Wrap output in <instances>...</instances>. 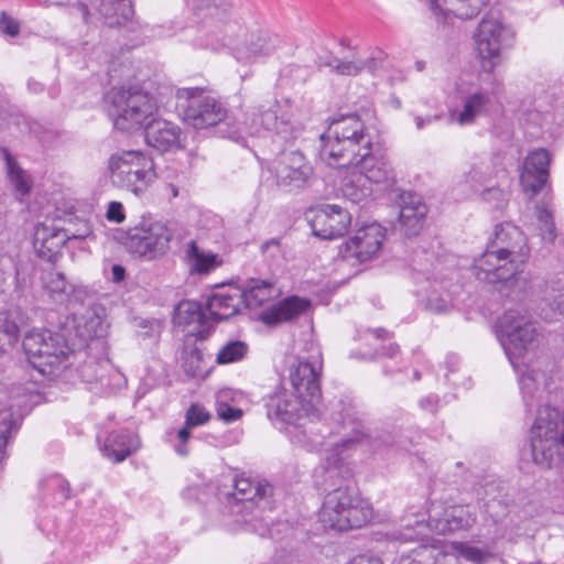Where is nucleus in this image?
<instances>
[{
  "instance_id": "obj_2",
  "label": "nucleus",
  "mask_w": 564,
  "mask_h": 564,
  "mask_svg": "<svg viewBox=\"0 0 564 564\" xmlns=\"http://www.w3.org/2000/svg\"><path fill=\"white\" fill-rule=\"evenodd\" d=\"M319 155L334 167H354L370 185L386 182L391 166L383 155L372 152V140L357 115H345L330 121L321 135Z\"/></svg>"
},
{
  "instance_id": "obj_26",
  "label": "nucleus",
  "mask_w": 564,
  "mask_h": 564,
  "mask_svg": "<svg viewBox=\"0 0 564 564\" xmlns=\"http://www.w3.org/2000/svg\"><path fill=\"white\" fill-rule=\"evenodd\" d=\"M241 289L229 286L215 292L207 301V311L217 321H225L236 315L240 306Z\"/></svg>"
},
{
  "instance_id": "obj_62",
  "label": "nucleus",
  "mask_w": 564,
  "mask_h": 564,
  "mask_svg": "<svg viewBox=\"0 0 564 564\" xmlns=\"http://www.w3.org/2000/svg\"><path fill=\"white\" fill-rule=\"evenodd\" d=\"M166 188L169 189L172 197L178 196V188L174 184H169Z\"/></svg>"
},
{
  "instance_id": "obj_15",
  "label": "nucleus",
  "mask_w": 564,
  "mask_h": 564,
  "mask_svg": "<svg viewBox=\"0 0 564 564\" xmlns=\"http://www.w3.org/2000/svg\"><path fill=\"white\" fill-rule=\"evenodd\" d=\"M322 358L317 352L312 360L297 358L290 367V382L292 390L300 398L306 400V404H318L322 398L319 378L322 373Z\"/></svg>"
},
{
  "instance_id": "obj_1",
  "label": "nucleus",
  "mask_w": 564,
  "mask_h": 564,
  "mask_svg": "<svg viewBox=\"0 0 564 564\" xmlns=\"http://www.w3.org/2000/svg\"><path fill=\"white\" fill-rule=\"evenodd\" d=\"M178 106L183 110L184 121L195 129H206L224 122L226 128L220 133L245 143L246 137L275 134L284 141L296 138L302 127L288 110H283L279 101L269 108L260 107L243 116L242 122H237L227 115L224 102L199 87L180 88L176 91Z\"/></svg>"
},
{
  "instance_id": "obj_40",
  "label": "nucleus",
  "mask_w": 564,
  "mask_h": 564,
  "mask_svg": "<svg viewBox=\"0 0 564 564\" xmlns=\"http://www.w3.org/2000/svg\"><path fill=\"white\" fill-rule=\"evenodd\" d=\"M248 352V345L241 340H231L224 345L218 354L216 361L219 365H227L240 361Z\"/></svg>"
},
{
  "instance_id": "obj_17",
  "label": "nucleus",
  "mask_w": 564,
  "mask_h": 564,
  "mask_svg": "<svg viewBox=\"0 0 564 564\" xmlns=\"http://www.w3.org/2000/svg\"><path fill=\"white\" fill-rule=\"evenodd\" d=\"M494 101V93L488 89L477 87L462 90L460 107L449 111V119L460 127L473 126L490 113Z\"/></svg>"
},
{
  "instance_id": "obj_31",
  "label": "nucleus",
  "mask_w": 564,
  "mask_h": 564,
  "mask_svg": "<svg viewBox=\"0 0 564 564\" xmlns=\"http://www.w3.org/2000/svg\"><path fill=\"white\" fill-rule=\"evenodd\" d=\"M98 11L109 26H121L133 15L131 0H100Z\"/></svg>"
},
{
  "instance_id": "obj_46",
  "label": "nucleus",
  "mask_w": 564,
  "mask_h": 564,
  "mask_svg": "<svg viewBox=\"0 0 564 564\" xmlns=\"http://www.w3.org/2000/svg\"><path fill=\"white\" fill-rule=\"evenodd\" d=\"M217 416L225 423H232L242 416V411L238 408L230 406L225 402L217 401L216 403Z\"/></svg>"
},
{
  "instance_id": "obj_12",
  "label": "nucleus",
  "mask_w": 564,
  "mask_h": 564,
  "mask_svg": "<svg viewBox=\"0 0 564 564\" xmlns=\"http://www.w3.org/2000/svg\"><path fill=\"white\" fill-rule=\"evenodd\" d=\"M386 236V229L377 223L362 225L339 246L338 257L350 267L372 262L379 258Z\"/></svg>"
},
{
  "instance_id": "obj_16",
  "label": "nucleus",
  "mask_w": 564,
  "mask_h": 564,
  "mask_svg": "<svg viewBox=\"0 0 564 564\" xmlns=\"http://www.w3.org/2000/svg\"><path fill=\"white\" fill-rule=\"evenodd\" d=\"M313 234L322 239L344 236L351 224V215L339 205H322L307 214Z\"/></svg>"
},
{
  "instance_id": "obj_10",
  "label": "nucleus",
  "mask_w": 564,
  "mask_h": 564,
  "mask_svg": "<svg viewBox=\"0 0 564 564\" xmlns=\"http://www.w3.org/2000/svg\"><path fill=\"white\" fill-rule=\"evenodd\" d=\"M173 236V229L167 223L143 217L126 231L122 245L132 257L155 261L167 254Z\"/></svg>"
},
{
  "instance_id": "obj_35",
  "label": "nucleus",
  "mask_w": 564,
  "mask_h": 564,
  "mask_svg": "<svg viewBox=\"0 0 564 564\" xmlns=\"http://www.w3.org/2000/svg\"><path fill=\"white\" fill-rule=\"evenodd\" d=\"M205 315L202 306L195 301H182L175 308L173 322L176 326L200 325Z\"/></svg>"
},
{
  "instance_id": "obj_27",
  "label": "nucleus",
  "mask_w": 564,
  "mask_h": 564,
  "mask_svg": "<svg viewBox=\"0 0 564 564\" xmlns=\"http://www.w3.org/2000/svg\"><path fill=\"white\" fill-rule=\"evenodd\" d=\"M386 61V54L382 51H377L370 57L361 59L351 55L350 59L333 57L327 63L332 70L344 76H357L364 70L375 72L380 68Z\"/></svg>"
},
{
  "instance_id": "obj_44",
  "label": "nucleus",
  "mask_w": 564,
  "mask_h": 564,
  "mask_svg": "<svg viewBox=\"0 0 564 564\" xmlns=\"http://www.w3.org/2000/svg\"><path fill=\"white\" fill-rule=\"evenodd\" d=\"M482 198L494 208L502 210L508 204L509 193L498 187H491L484 191Z\"/></svg>"
},
{
  "instance_id": "obj_63",
  "label": "nucleus",
  "mask_w": 564,
  "mask_h": 564,
  "mask_svg": "<svg viewBox=\"0 0 564 564\" xmlns=\"http://www.w3.org/2000/svg\"><path fill=\"white\" fill-rule=\"evenodd\" d=\"M383 334H387V332L382 328H378L376 330H373V335L377 337V338H382L383 337Z\"/></svg>"
},
{
  "instance_id": "obj_54",
  "label": "nucleus",
  "mask_w": 564,
  "mask_h": 564,
  "mask_svg": "<svg viewBox=\"0 0 564 564\" xmlns=\"http://www.w3.org/2000/svg\"><path fill=\"white\" fill-rule=\"evenodd\" d=\"M550 306L554 311V313L564 315V293H560L558 295H556L550 303Z\"/></svg>"
},
{
  "instance_id": "obj_18",
  "label": "nucleus",
  "mask_w": 564,
  "mask_h": 564,
  "mask_svg": "<svg viewBox=\"0 0 564 564\" xmlns=\"http://www.w3.org/2000/svg\"><path fill=\"white\" fill-rule=\"evenodd\" d=\"M272 494L273 487L268 481H253L239 476L234 480V491L230 496L237 503H242L239 512L252 511L254 508L263 512L272 509Z\"/></svg>"
},
{
  "instance_id": "obj_11",
  "label": "nucleus",
  "mask_w": 564,
  "mask_h": 564,
  "mask_svg": "<svg viewBox=\"0 0 564 564\" xmlns=\"http://www.w3.org/2000/svg\"><path fill=\"white\" fill-rule=\"evenodd\" d=\"M220 32V39L208 40L205 45L215 51L228 46L240 62L253 63L274 48V40L268 32L261 29L249 31L235 20L226 21Z\"/></svg>"
},
{
  "instance_id": "obj_60",
  "label": "nucleus",
  "mask_w": 564,
  "mask_h": 564,
  "mask_svg": "<svg viewBox=\"0 0 564 564\" xmlns=\"http://www.w3.org/2000/svg\"><path fill=\"white\" fill-rule=\"evenodd\" d=\"M251 525L254 529V531H257L262 536L270 533V529L268 528L267 524H263V525L261 524V525L257 527L256 523H252Z\"/></svg>"
},
{
  "instance_id": "obj_28",
  "label": "nucleus",
  "mask_w": 564,
  "mask_h": 564,
  "mask_svg": "<svg viewBox=\"0 0 564 564\" xmlns=\"http://www.w3.org/2000/svg\"><path fill=\"white\" fill-rule=\"evenodd\" d=\"M279 294L275 284L268 280L251 279L241 289V301L249 308L258 307Z\"/></svg>"
},
{
  "instance_id": "obj_51",
  "label": "nucleus",
  "mask_w": 564,
  "mask_h": 564,
  "mask_svg": "<svg viewBox=\"0 0 564 564\" xmlns=\"http://www.w3.org/2000/svg\"><path fill=\"white\" fill-rule=\"evenodd\" d=\"M339 458H334L332 463L324 468L325 471V482H329L330 486L336 485V479L339 477L343 478V466L339 465Z\"/></svg>"
},
{
  "instance_id": "obj_4",
  "label": "nucleus",
  "mask_w": 564,
  "mask_h": 564,
  "mask_svg": "<svg viewBox=\"0 0 564 564\" xmlns=\"http://www.w3.org/2000/svg\"><path fill=\"white\" fill-rule=\"evenodd\" d=\"M530 257V248L524 232L511 223L495 227L487 249L475 259L471 270L482 282H506L522 272Z\"/></svg>"
},
{
  "instance_id": "obj_21",
  "label": "nucleus",
  "mask_w": 564,
  "mask_h": 564,
  "mask_svg": "<svg viewBox=\"0 0 564 564\" xmlns=\"http://www.w3.org/2000/svg\"><path fill=\"white\" fill-rule=\"evenodd\" d=\"M427 213L426 205L421 197L414 194L401 196L399 213V229L404 236H414L420 232Z\"/></svg>"
},
{
  "instance_id": "obj_22",
  "label": "nucleus",
  "mask_w": 564,
  "mask_h": 564,
  "mask_svg": "<svg viewBox=\"0 0 564 564\" xmlns=\"http://www.w3.org/2000/svg\"><path fill=\"white\" fill-rule=\"evenodd\" d=\"M139 436L128 430L109 433L100 445L104 456L113 463H121L140 447Z\"/></svg>"
},
{
  "instance_id": "obj_57",
  "label": "nucleus",
  "mask_w": 564,
  "mask_h": 564,
  "mask_svg": "<svg viewBox=\"0 0 564 564\" xmlns=\"http://www.w3.org/2000/svg\"><path fill=\"white\" fill-rule=\"evenodd\" d=\"M397 540H401V541H412L416 538V534L413 530H406L404 533H402L401 535L399 536H394Z\"/></svg>"
},
{
  "instance_id": "obj_23",
  "label": "nucleus",
  "mask_w": 564,
  "mask_h": 564,
  "mask_svg": "<svg viewBox=\"0 0 564 564\" xmlns=\"http://www.w3.org/2000/svg\"><path fill=\"white\" fill-rule=\"evenodd\" d=\"M181 129L175 123L154 119L145 127V142L149 147L166 152L180 147Z\"/></svg>"
},
{
  "instance_id": "obj_30",
  "label": "nucleus",
  "mask_w": 564,
  "mask_h": 564,
  "mask_svg": "<svg viewBox=\"0 0 564 564\" xmlns=\"http://www.w3.org/2000/svg\"><path fill=\"white\" fill-rule=\"evenodd\" d=\"M349 169L350 171L341 181L340 191L346 199L358 204L371 195L372 186L357 170Z\"/></svg>"
},
{
  "instance_id": "obj_49",
  "label": "nucleus",
  "mask_w": 564,
  "mask_h": 564,
  "mask_svg": "<svg viewBox=\"0 0 564 564\" xmlns=\"http://www.w3.org/2000/svg\"><path fill=\"white\" fill-rule=\"evenodd\" d=\"M0 31L9 36H17L20 33V24L6 12H1Z\"/></svg>"
},
{
  "instance_id": "obj_59",
  "label": "nucleus",
  "mask_w": 564,
  "mask_h": 564,
  "mask_svg": "<svg viewBox=\"0 0 564 564\" xmlns=\"http://www.w3.org/2000/svg\"><path fill=\"white\" fill-rule=\"evenodd\" d=\"M76 9L80 13V15L84 19V21H87L88 14H89L88 7L85 3H83V2H77L76 3Z\"/></svg>"
},
{
  "instance_id": "obj_34",
  "label": "nucleus",
  "mask_w": 564,
  "mask_h": 564,
  "mask_svg": "<svg viewBox=\"0 0 564 564\" xmlns=\"http://www.w3.org/2000/svg\"><path fill=\"white\" fill-rule=\"evenodd\" d=\"M44 289L55 301H64L74 291L73 284L66 281L65 275L56 270H48L42 275Z\"/></svg>"
},
{
  "instance_id": "obj_32",
  "label": "nucleus",
  "mask_w": 564,
  "mask_h": 564,
  "mask_svg": "<svg viewBox=\"0 0 564 564\" xmlns=\"http://www.w3.org/2000/svg\"><path fill=\"white\" fill-rule=\"evenodd\" d=\"M6 161V172L10 184L21 196L30 194L33 181L29 173L23 170L7 148L0 149Z\"/></svg>"
},
{
  "instance_id": "obj_3",
  "label": "nucleus",
  "mask_w": 564,
  "mask_h": 564,
  "mask_svg": "<svg viewBox=\"0 0 564 564\" xmlns=\"http://www.w3.org/2000/svg\"><path fill=\"white\" fill-rule=\"evenodd\" d=\"M497 336L503 350L519 375L525 406L533 408L545 372L533 365L532 357L542 341V334L527 311L509 308L497 321Z\"/></svg>"
},
{
  "instance_id": "obj_52",
  "label": "nucleus",
  "mask_w": 564,
  "mask_h": 564,
  "mask_svg": "<svg viewBox=\"0 0 564 564\" xmlns=\"http://www.w3.org/2000/svg\"><path fill=\"white\" fill-rule=\"evenodd\" d=\"M106 218L109 221L121 224L126 218L122 204L119 202H110L106 213Z\"/></svg>"
},
{
  "instance_id": "obj_39",
  "label": "nucleus",
  "mask_w": 564,
  "mask_h": 564,
  "mask_svg": "<svg viewBox=\"0 0 564 564\" xmlns=\"http://www.w3.org/2000/svg\"><path fill=\"white\" fill-rule=\"evenodd\" d=\"M41 488L46 496L62 502L69 498L70 488L68 482L58 475H53L44 479L41 484Z\"/></svg>"
},
{
  "instance_id": "obj_61",
  "label": "nucleus",
  "mask_w": 564,
  "mask_h": 564,
  "mask_svg": "<svg viewBox=\"0 0 564 564\" xmlns=\"http://www.w3.org/2000/svg\"><path fill=\"white\" fill-rule=\"evenodd\" d=\"M111 376L116 379L117 386H120L122 382H124V377L119 371L111 369Z\"/></svg>"
},
{
  "instance_id": "obj_42",
  "label": "nucleus",
  "mask_w": 564,
  "mask_h": 564,
  "mask_svg": "<svg viewBox=\"0 0 564 564\" xmlns=\"http://www.w3.org/2000/svg\"><path fill=\"white\" fill-rule=\"evenodd\" d=\"M111 368L108 360L87 362L82 368V377L89 383L96 381L100 382L102 387H106L109 386V382L105 379V372Z\"/></svg>"
},
{
  "instance_id": "obj_53",
  "label": "nucleus",
  "mask_w": 564,
  "mask_h": 564,
  "mask_svg": "<svg viewBox=\"0 0 564 564\" xmlns=\"http://www.w3.org/2000/svg\"><path fill=\"white\" fill-rule=\"evenodd\" d=\"M440 399L436 395H427L425 398H422L419 402L421 409L434 412L438 406Z\"/></svg>"
},
{
  "instance_id": "obj_64",
  "label": "nucleus",
  "mask_w": 564,
  "mask_h": 564,
  "mask_svg": "<svg viewBox=\"0 0 564 564\" xmlns=\"http://www.w3.org/2000/svg\"><path fill=\"white\" fill-rule=\"evenodd\" d=\"M431 10H432L433 12H437L438 10H441V8H440V6H438V3H437V1H436V0H432V1H431Z\"/></svg>"
},
{
  "instance_id": "obj_56",
  "label": "nucleus",
  "mask_w": 564,
  "mask_h": 564,
  "mask_svg": "<svg viewBox=\"0 0 564 564\" xmlns=\"http://www.w3.org/2000/svg\"><path fill=\"white\" fill-rule=\"evenodd\" d=\"M111 273H112L113 282L118 283V282H121L124 279L126 270H124L123 267H121L119 264H115L111 268Z\"/></svg>"
},
{
  "instance_id": "obj_19",
  "label": "nucleus",
  "mask_w": 564,
  "mask_h": 564,
  "mask_svg": "<svg viewBox=\"0 0 564 564\" xmlns=\"http://www.w3.org/2000/svg\"><path fill=\"white\" fill-rule=\"evenodd\" d=\"M443 269L444 267L440 261L433 265L432 271L420 269L427 274V279H433L425 302V308L433 313L448 312L454 305L453 294L460 288L457 284H451L452 290L446 288V281L448 279L452 280L456 273L454 270H451L443 274Z\"/></svg>"
},
{
  "instance_id": "obj_6",
  "label": "nucleus",
  "mask_w": 564,
  "mask_h": 564,
  "mask_svg": "<svg viewBox=\"0 0 564 564\" xmlns=\"http://www.w3.org/2000/svg\"><path fill=\"white\" fill-rule=\"evenodd\" d=\"M304 398H300L294 390H288L283 386H278L264 398L267 415L269 420L290 425L295 429L303 427L301 433L308 440L312 446H323L325 443L314 436L318 404H306Z\"/></svg>"
},
{
  "instance_id": "obj_55",
  "label": "nucleus",
  "mask_w": 564,
  "mask_h": 564,
  "mask_svg": "<svg viewBox=\"0 0 564 564\" xmlns=\"http://www.w3.org/2000/svg\"><path fill=\"white\" fill-rule=\"evenodd\" d=\"M441 117L437 116V115H435V116H427L425 118L420 117V116H415L414 117V121H415L416 129L417 130H422L426 124H430L433 121L438 120Z\"/></svg>"
},
{
  "instance_id": "obj_41",
  "label": "nucleus",
  "mask_w": 564,
  "mask_h": 564,
  "mask_svg": "<svg viewBox=\"0 0 564 564\" xmlns=\"http://www.w3.org/2000/svg\"><path fill=\"white\" fill-rule=\"evenodd\" d=\"M535 216L541 239L546 242H553L556 238V228L552 212L545 206L538 205Z\"/></svg>"
},
{
  "instance_id": "obj_8",
  "label": "nucleus",
  "mask_w": 564,
  "mask_h": 564,
  "mask_svg": "<svg viewBox=\"0 0 564 564\" xmlns=\"http://www.w3.org/2000/svg\"><path fill=\"white\" fill-rule=\"evenodd\" d=\"M108 98L113 126L120 131L142 128L159 108L154 96L135 86L113 88Z\"/></svg>"
},
{
  "instance_id": "obj_5",
  "label": "nucleus",
  "mask_w": 564,
  "mask_h": 564,
  "mask_svg": "<svg viewBox=\"0 0 564 564\" xmlns=\"http://www.w3.org/2000/svg\"><path fill=\"white\" fill-rule=\"evenodd\" d=\"M372 516L370 503L356 496L343 481L326 494L319 511L324 528L340 532L366 525Z\"/></svg>"
},
{
  "instance_id": "obj_9",
  "label": "nucleus",
  "mask_w": 564,
  "mask_h": 564,
  "mask_svg": "<svg viewBox=\"0 0 564 564\" xmlns=\"http://www.w3.org/2000/svg\"><path fill=\"white\" fill-rule=\"evenodd\" d=\"M29 362L42 375L55 376L69 365L70 348L63 335L33 329L23 339Z\"/></svg>"
},
{
  "instance_id": "obj_36",
  "label": "nucleus",
  "mask_w": 564,
  "mask_h": 564,
  "mask_svg": "<svg viewBox=\"0 0 564 564\" xmlns=\"http://www.w3.org/2000/svg\"><path fill=\"white\" fill-rule=\"evenodd\" d=\"M186 258L191 264V271L193 272L208 273L217 265L216 254L200 251L195 241L188 243Z\"/></svg>"
},
{
  "instance_id": "obj_14",
  "label": "nucleus",
  "mask_w": 564,
  "mask_h": 564,
  "mask_svg": "<svg viewBox=\"0 0 564 564\" xmlns=\"http://www.w3.org/2000/svg\"><path fill=\"white\" fill-rule=\"evenodd\" d=\"M278 187L286 191L300 189L307 185L314 169L310 161L299 151L283 153L269 167Z\"/></svg>"
},
{
  "instance_id": "obj_43",
  "label": "nucleus",
  "mask_w": 564,
  "mask_h": 564,
  "mask_svg": "<svg viewBox=\"0 0 564 564\" xmlns=\"http://www.w3.org/2000/svg\"><path fill=\"white\" fill-rule=\"evenodd\" d=\"M452 549L467 561L480 564L485 560V552L479 547L469 545L465 542H453Z\"/></svg>"
},
{
  "instance_id": "obj_13",
  "label": "nucleus",
  "mask_w": 564,
  "mask_h": 564,
  "mask_svg": "<svg viewBox=\"0 0 564 564\" xmlns=\"http://www.w3.org/2000/svg\"><path fill=\"white\" fill-rule=\"evenodd\" d=\"M475 48L481 68L491 73L502 62V52L511 45L512 35L498 19L485 17L475 34Z\"/></svg>"
},
{
  "instance_id": "obj_7",
  "label": "nucleus",
  "mask_w": 564,
  "mask_h": 564,
  "mask_svg": "<svg viewBox=\"0 0 564 564\" xmlns=\"http://www.w3.org/2000/svg\"><path fill=\"white\" fill-rule=\"evenodd\" d=\"M107 172L113 186L140 196L158 175L153 159L141 150H118L107 160Z\"/></svg>"
},
{
  "instance_id": "obj_50",
  "label": "nucleus",
  "mask_w": 564,
  "mask_h": 564,
  "mask_svg": "<svg viewBox=\"0 0 564 564\" xmlns=\"http://www.w3.org/2000/svg\"><path fill=\"white\" fill-rule=\"evenodd\" d=\"M261 252L263 257L268 260L276 259L282 252L280 240L276 238H272L264 241L261 245Z\"/></svg>"
},
{
  "instance_id": "obj_47",
  "label": "nucleus",
  "mask_w": 564,
  "mask_h": 564,
  "mask_svg": "<svg viewBox=\"0 0 564 564\" xmlns=\"http://www.w3.org/2000/svg\"><path fill=\"white\" fill-rule=\"evenodd\" d=\"M22 323V318L17 321V318L13 317V312H10L8 315H6L0 327L2 332L9 337V343H13L18 339Z\"/></svg>"
},
{
  "instance_id": "obj_48",
  "label": "nucleus",
  "mask_w": 564,
  "mask_h": 564,
  "mask_svg": "<svg viewBox=\"0 0 564 564\" xmlns=\"http://www.w3.org/2000/svg\"><path fill=\"white\" fill-rule=\"evenodd\" d=\"M352 431L354 435L350 436L344 433L338 441H334L328 444L334 448V451H336V455H338L339 452H343V449L349 448L350 446H352L356 443H359L362 440V433L356 431L355 429Z\"/></svg>"
},
{
  "instance_id": "obj_58",
  "label": "nucleus",
  "mask_w": 564,
  "mask_h": 564,
  "mask_svg": "<svg viewBox=\"0 0 564 564\" xmlns=\"http://www.w3.org/2000/svg\"><path fill=\"white\" fill-rule=\"evenodd\" d=\"M399 352V346L390 344L387 348H383L382 355L394 357Z\"/></svg>"
},
{
  "instance_id": "obj_24",
  "label": "nucleus",
  "mask_w": 564,
  "mask_h": 564,
  "mask_svg": "<svg viewBox=\"0 0 564 564\" xmlns=\"http://www.w3.org/2000/svg\"><path fill=\"white\" fill-rule=\"evenodd\" d=\"M311 306L307 299L296 295L289 296L276 304L263 310L260 319L267 325H276L289 322L305 314Z\"/></svg>"
},
{
  "instance_id": "obj_29",
  "label": "nucleus",
  "mask_w": 564,
  "mask_h": 564,
  "mask_svg": "<svg viewBox=\"0 0 564 564\" xmlns=\"http://www.w3.org/2000/svg\"><path fill=\"white\" fill-rule=\"evenodd\" d=\"M67 235L59 227L55 226L54 220L44 221L39 224L34 230V247L41 253L54 252L61 248Z\"/></svg>"
},
{
  "instance_id": "obj_20",
  "label": "nucleus",
  "mask_w": 564,
  "mask_h": 564,
  "mask_svg": "<svg viewBox=\"0 0 564 564\" xmlns=\"http://www.w3.org/2000/svg\"><path fill=\"white\" fill-rule=\"evenodd\" d=\"M550 161V153L543 148L528 153L520 173V183L530 197L535 196L545 185L549 177Z\"/></svg>"
},
{
  "instance_id": "obj_38",
  "label": "nucleus",
  "mask_w": 564,
  "mask_h": 564,
  "mask_svg": "<svg viewBox=\"0 0 564 564\" xmlns=\"http://www.w3.org/2000/svg\"><path fill=\"white\" fill-rule=\"evenodd\" d=\"M19 420L14 419L11 409L0 410V460L4 458V448L10 438L18 432Z\"/></svg>"
},
{
  "instance_id": "obj_37",
  "label": "nucleus",
  "mask_w": 564,
  "mask_h": 564,
  "mask_svg": "<svg viewBox=\"0 0 564 564\" xmlns=\"http://www.w3.org/2000/svg\"><path fill=\"white\" fill-rule=\"evenodd\" d=\"M477 522V516L470 506H459L452 509L446 518L448 530H468Z\"/></svg>"
},
{
  "instance_id": "obj_25",
  "label": "nucleus",
  "mask_w": 564,
  "mask_h": 564,
  "mask_svg": "<svg viewBox=\"0 0 564 564\" xmlns=\"http://www.w3.org/2000/svg\"><path fill=\"white\" fill-rule=\"evenodd\" d=\"M212 417L207 409L199 403H192L185 412L184 426L171 440L172 446L178 456L185 457L189 453L188 442L191 430L206 424Z\"/></svg>"
},
{
  "instance_id": "obj_33",
  "label": "nucleus",
  "mask_w": 564,
  "mask_h": 564,
  "mask_svg": "<svg viewBox=\"0 0 564 564\" xmlns=\"http://www.w3.org/2000/svg\"><path fill=\"white\" fill-rule=\"evenodd\" d=\"M77 333L84 339L102 337L107 332L104 317L95 308H88L77 322Z\"/></svg>"
},
{
  "instance_id": "obj_45",
  "label": "nucleus",
  "mask_w": 564,
  "mask_h": 564,
  "mask_svg": "<svg viewBox=\"0 0 564 564\" xmlns=\"http://www.w3.org/2000/svg\"><path fill=\"white\" fill-rule=\"evenodd\" d=\"M199 10L210 11V15H226L230 3L227 0H196Z\"/></svg>"
}]
</instances>
